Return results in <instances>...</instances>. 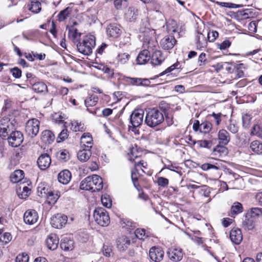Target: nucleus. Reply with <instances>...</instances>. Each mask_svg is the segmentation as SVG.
Wrapping results in <instances>:
<instances>
[{
	"mask_svg": "<svg viewBox=\"0 0 262 262\" xmlns=\"http://www.w3.org/2000/svg\"><path fill=\"white\" fill-rule=\"evenodd\" d=\"M134 233L136 236L140 239L145 240L148 237L145 230L143 229H137Z\"/></svg>",
	"mask_w": 262,
	"mask_h": 262,
	"instance_id": "nucleus-48",
	"label": "nucleus"
},
{
	"mask_svg": "<svg viewBox=\"0 0 262 262\" xmlns=\"http://www.w3.org/2000/svg\"><path fill=\"white\" fill-rule=\"evenodd\" d=\"M31 189L27 186H24L23 188V191L21 192L18 193V195L19 198L25 199L30 194Z\"/></svg>",
	"mask_w": 262,
	"mask_h": 262,
	"instance_id": "nucleus-51",
	"label": "nucleus"
},
{
	"mask_svg": "<svg viewBox=\"0 0 262 262\" xmlns=\"http://www.w3.org/2000/svg\"><path fill=\"white\" fill-rule=\"evenodd\" d=\"M102 188L103 181L102 178L96 174L85 178L81 181L80 185L81 189L92 192L99 191Z\"/></svg>",
	"mask_w": 262,
	"mask_h": 262,
	"instance_id": "nucleus-1",
	"label": "nucleus"
},
{
	"mask_svg": "<svg viewBox=\"0 0 262 262\" xmlns=\"http://www.w3.org/2000/svg\"><path fill=\"white\" fill-rule=\"evenodd\" d=\"M12 239V236L10 233L5 232L0 236V243L2 245H5L9 243Z\"/></svg>",
	"mask_w": 262,
	"mask_h": 262,
	"instance_id": "nucleus-45",
	"label": "nucleus"
},
{
	"mask_svg": "<svg viewBox=\"0 0 262 262\" xmlns=\"http://www.w3.org/2000/svg\"><path fill=\"white\" fill-rule=\"evenodd\" d=\"M91 155V148L84 147L78 152L77 157L80 161L86 162L90 159Z\"/></svg>",
	"mask_w": 262,
	"mask_h": 262,
	"instance_id": "nucleus-25",
	"label": "nucleus"
},
{
	"mask_svg": "<svg viewBox=\"0 0 262 262\" xmlns=\"http://www.w3.org/2000/svg\"><path fill=\"white\" fill-rule=\"evenodd\" d=\"M68 130L67 129H63L58 135L57 142H60L64 141L68 138Z\"/></svg>",
	"mask_w": 262,
	"mask_h": 262,
	"instance_id": "nucleus-57",
	"label": "nucleus"
},
{
	"mask_svg": "<svg viewBox=\"0 0 262 262\" xmlns=\"http://www.w3.org/2000/svg\"><path fill=\"white\" fill-rule=\"evenodd\" d=\"M252 117L248 114H244L242 116L243 126L245 128H248L250 124Z\"/></svg>",
	"mask_w": 262,
	"mask_h": 262,
	"instance_id": "nucleus-52",
	"label": "nucleus"
},
{
	"mask_svg": "<svg viewBox=\"0 0 262 262\" xmlns=\"http://www.w3.org/2000/svg\"><path fill=\"white\" fill-rule=\"evenodd\" d=\"M73 241L67 237H64L61 239L60 246L63 250L70 251L73 249Z\"/></svg>",
	"mask_w": 262,
	"mask_h": 262,
	"instance_id": "nucleus-28",
	"label": "nucleus"
},
{
	"mask_svg": "<svg viewBox=\"0 0 262 262\" xmlns=\"http://www.w3.org/2000/svg\"><path fill=\"white\" fill-rule=\"evenodd\" d=\"M151 62L154 66L161 64L165 60V57L160 51H155L151 57H150Z\"/></svg>",
	"mask_w": 262,
	"mask_h": 262,
	"instance_id": "nucleus-21",
	"label": "nucleus"
},
{
	"mask_svg": "<svg viewBox=\"0 0 262 262\" xmlns=\"http://www.w3.org/2000/svg\"><path fill=\"white\" fill-rule=\"evenodd\" d=\"M141 31H142L144 34H143V45L145 47H147V48H151V47H150V45L151 43V42H154L152 40H151V37L150 36H149V35H145V33H149L150 34V33L151 34L152 33V31H151L149 30V28H147V29H146L145 31H142V30L141 29L140 30Z\"/></svg>",
	"mask_w": 262,
	"mask_h": 262,
	"instance_id": "nucleus-35",
	"label": "nucleus"
},
{
	"mask_svg": "<svg viewBox=\"0 0 262 262\" xmlns=\"http://www.w3.org/2000/svg\"><path fill=\"white\" fill-rule=\"evenodd\" d=\"M150 59V55L148 50L145 49L140 52L137 57L136 61L139 64H144Z\"/></svg>",
	"mask_w": 262,
	"mask_h": 262,
	"instance_id": "nucleus-19",
	"label": "nucleus"
},
{
	"mask_svg": "<svg viewBox=\"0 0 262 262\" xmlns=\"http://www.w3.org/2000/svg\"><path fill=\"white\" fill-rule=\"evenodd\" d=\"M103 254L106 257H110L112 254V248L108 246L104 245L102 248Z\"/></svg>",
	"mask_w": 262,
	"mask_h": 262,
	"instance_id": "nucleus-60",
	"label": "nucleus"
},
{
	"mask_svg": "<svg viewBox=\"0 0 262 262\" xmlns=\"http://www.w3.org/2000/svg\"><path fill=\"white\" fill-rule=\"evenodd\" d=\"M216 4L221 7H227V8H234L240 7V5H237L236 4H234L232 3H229L217 2Z\"/></svg>",
	"mask_w": 262,
	"mask_h": 262,
	"instance_id": "nucleus-61",
	"label": "nucleus"
},
{
	"mask_svg": "<svg viewBox=\"0 0 262 262\" xmlns=\"http://www.w3.org/2000/svg\"><path fill=\"white\" fill-rule=\"evenodd\" d=\"M93 216L96 222L101 226H107L110 222L108 214L103 208L98 207L95 209Z\"/></svg>",
	"mask_w": 262,
	"mask_h": 262,
	"instance_id": "nucleus-4",
	"label": "nucleus"
},
{
	"mask_svg": "<svg viewBox=\"0 0 262 262\" xmlns=\"http://www.w3.org/2000/svg\"><path fill=\"white\" fill-rule=\"evenodd\" d=\"M41 138L44 142L50 144L54 141L55 137L50 130H46L42 133Z\"/></svg>",
	"mask_w": 262,
	"mask_h": 262,
	"instance_id": "nucleus-31",
	"label": "nucleus"
},
{
	"mask_svg": "<svg viewBox=\"0 0 262 262\" xmlns=\"http://www.w3.org/2000/svg\"><path fill=\"white\" fill-rule=\"evenodd\" d=\"M29 10L34 13H38L41 10V3L37 0H32L28 5Z\"/></svg>",
	"mask_w": 262,
	"mask_h": 262,
	"instance_id": "nucleus-30",
	"label": "nucleus"
},
{
	"mask_svg": "<svg viewBox=\"0 0 262 262\" xmlns=\"http://www.w3.org/2000/svg\"><path fill=\"white\" fill-rule=\"evenodd\" d=\"M95 37L93 35L85 36L82 42L77 44L78 51L85 55H89L92 53L93 49L95 46Z\"/></svg>",
	"mask_w": 262,
	"mask_h": 262,
	"instance_id": "nucleus-3",
	"label": "nucleus"
},
{
	"mask_svg": "<svg viewBox=\"0 0 262 262\" xmlns=\"http://www.w3.org/2000/svg\"><path fill=\"white\" fill-rule=\"evenodd\" d=\"M71 129L74 132H83L85 127L83 123L78 121H73L71 122Z\"/></svg>",
	"mask_w": 262,
	"mask_h": 262,
	"instance_id": "nucleus-37",
	"label": "nucleus"
},
{
	"mask_svg": "<svg viewBox=\"0 0 262 262\" xmlns=\"http://www.w3.org/2000/svg\"><path fill=\"white\" fill-rule=\"evenodd\" d=\"M51 163V159L47 154H42L37 160V164L41 170H45L48 168Z\"/></svg>",
	"mask_w": 262,
	"mask_h": 262,
	"instance_id": "nucleus-16",
	"label": "nucleus"
},
{
	"mask_svg": "<svg viewBox=\"0 0 262 262\" xmlns=\"http://www.w3.org/2000/svg\"><path fill=\"white\" fill-rule=\"evenodd\" d=\"M206 54L204 53H202L198 58V63L200 66L204 65L206 62Z\"/></svg>",
	"mask_w": 262,
	"mask_h": 262,
	"instance_id": "nucleus-64",
	"label": "nucleus"
},
{
	"mask_svg": "<svg viewBox=\"0 0 262 262\" xmlns=\"http://www.w3.org/2000/svg\"><path fill=\"white\" fill-rule=\"evenodd\" d=\"M38 219V213L35 210H28L24 213V221L26 224L33 225L37 222Z\"/></svg>",
	"mask_w": 262,
	"mask_h": 262,
	"instance_id": "nucleus-12",
	"label": "nucleus"
},
{
	"mask_svg": "<svg viewBox=\"0 0 262 262\" xmlns=\"http://www.w3.org/2000/svg\"><path fill=\"white\" fill-rule=\"evenodd\" d=\"M140 156L139 153L137 151L136 148H132L130 149L129 154V160L131 161H134L135 160Z\"/></svg>",
	"mask_w": 262,
	"mask_h": 262,
	"instance_id": "nucleus-55",
	"label": "nucleus"
},
{
	"mask_svg": "<svg viewBox=\"0 0 262 262\" xmlns=\"http://www.w3.org/2000/svg\"><path fill=\"white\" fill-rule=\"evenodd\" d=\"M9 144L12 147H18L24 140L23 134L19 131H12L6 138Z\"/></svg>",
	"mask_w": 262,
	"mask_h": 262,
	"instance_id": "nucleus-8",
	"label": "nucleus"
},
{
	"mask_svg": "<svg viewBox=\"0 0 262 262\" xmlns=\"http://www.w3.org/2000/svg\"><path fill=\"white\" fill-rule=\"evenodd\" d=\"M106 33L110 37L117 38L121 34L122 31L119 25L111 24L106 28Z\"/></svg>",
	"mask_w": 262,
	"mask_h": 262,
	"instance_id": "nucleus-14",
	"label": "nucleus"
},
{
	"mask_svg": "<svg viewBox=\"0 0 262 262\" xmlns=\"http://www.w3.org/2000/svg\"><path fill=\"white\" fill-rule=\"evenodd\" d=\"M167 28L168 32L174 33H178V35H180L179 29L176 21L172 20L168 22L167 24Z\"/></svg>",
	"mask_w": 262,
	"mask_h": 262,
	"instance_id": "nucleus-40",
	"label": "nucleus"
},
{
	"mask_svg": "<svg viewBox=\"0 0 262 262\" xmlns=\"http://www.w3.org/2000/svg\"><path fill=\"white\" fill-rule=\"evenodd\" d=\"M24 177V172L23 170L18 169L15 170L10 176L11 181L16 183L20 181Z\"/></svg>",
	"mask_w": 262,
	"mask_h": 262,
	"instance_id": "nucleus-29",
	"label": "nucleus"
},
{
	"mask_svg": "<svg viewBox=\"0 0 262 262\" xmlns=\"http://www.w3.org/2000/svg\"><path fill=\"white\" fill-rule=\"evenodd\" d=\"M227 150V148L223 145L222 146L217 145L213 149V154L214 156L221 157L223 155H226Z\"/></svg>",
	"mask_w": 262,
	"mask_h": 262,
	"instance_id": "nucleus-41",
	"label": "nucleus"
},
{
	"mask_svg": "<svg viewBox=\"0 0 262 262\" xmlns=\"http://www.w3.org/2000/svg\"><path fill=\"white\" fill-rule=\"evenodd\" d=\"M243 208L242 204L239 202H234L231 207V216L234 217L235 215L242 212Z\"/></svg>",
	"mask_w": 262,
	"mask_h": 262,
	"instance_id": "nucleus-33",
	"label": "nucleus"
},
{
	"mask_svg": "<svg viewBox=\"0 0 262 262\" xmlns=\"http://www.w3.org/2000/svg\"><path fill=\"white\" fill-rule=\"evenodd\" d=\"M13 76L15 78H19L21 76V71L17 67H15L10 70Z\"/></svg>",
	"mask_w": 262,
	"mask_h": 262,
	"instance_id": "nucleus-58",
	"label": "nucleus"
},
{
	"mask_svg": "<svg viewBox=\"0 0 262 262\" xmlns=\"http://www.w3.org/2000/svg\"><path fill=\"white\" fill-rule=\"evenodd\" d=\"M129 239L125 236L119 237L117 241V247L120 251L125 250L130 245Z\"/></svg>",
	"mask_w": 262,
	"mask_h": 262,
	"instance_id": "nucleus-22",
	"label": "nucleus"
},
{
	"mask_svg": "<svg viewBox=\"0 0 262 262\" xmlns=\"http://www.w3.org/2000/svg\"><path fill=\"white\" fill-rule=\"evenodd\" d=\"M101 202L103 205L107 208H111L112 203L109 195L105 194L101 196Z\"/></svg>",
	"mask_w": 262,
	"mask_h": 262,
	"instance_id": "nucleus-50",
	"label": "nucleus"
},
{
	"mask_svg": "<svg viewBox=\"0 0 262 262\" xmlns=\"http://www.w3.org/2000/svg\"><path fill=\"white\" fill-rule=\"evenodd\" d=\"M49 188L43 184H40L37 187V192L38 195L41 197L45 198L49 192Z\"/></svg>",
	"mask_w": 262,
	"mask_h": 262,
	"instance_id": "nucleus-38",
	"label": "nucleus"
},
{
	"mask_svg": "<svg viewBox=\"0 0 262 262\" xmlns=\"http://www.w3.org/2000/svg\"><path fill=\"white\" fill-rule=\"evenodd\" d=\"M231 241L236 245L239 244L243 240V234L241 229H232L230 233Z\"/></svg>",
	"mask_w": 262,
	"mask_h": 262,
	"instance_id": "nucleus-18",
	"label": "nucleus"
},
{
	"mask_svg": "<svg viewBox=\"0 0 262 262\" xmlns=\"http://www.w3.org/2000/svg\"><path fill=\"white\" fill-rule=\"evenodd\" d=\"M122 225L123 227L129 229H134L136 227V223L127 219H123L122 221Z\"/></svg>",
	"mask_w": 262,
	"mask_h": 262,
	"instance_id": "nucleus-47",
	"label": "nucleus"
},
{
	"mask_svg": "<svg viewBox=\"0 0 262 262\" xmlns=\"http://www.w3.org/2000/svg\"><path fill=\"white\" fill-rule=\"evenodd\" d=\"M58 191L55 192L50 190L49 192L45 198H47V202L49 204H54L57 200L59 199L60 195L58 194Z\"/></svg>",
	"mask_w": 262,
	"mask_h": 262,
	"instance_id": "nucleus-32",
	"label": "nucleus"
},
{
	"mask_svg": "<svg viewBox=\"0 0 262 262\" xmlns=\"http://www.w3.org/2000/svg\"><path fill=\"white\" fill-rule=\"evenodd\" d=\"M151 79H152L151 78ZM123 81L128 85L134 86H148L150 84V79L135 78L124 76L122 78Z\"/></svg>",
	"mask_w": 262,
	"mask_h": 262,
	"instance_id": "nucleus-6",
	"label": "nucleus"
},
{
	"mask_svg": "<svg viewBox=\"0 0 262 262\" xmlns=\"http://www.w3.org/2000/svg\"><path fill=\"white\" fill-rule=\"evenodd\" d=\"M164 120L163 113L157 108L149 109L146 113L145 123L150 127L161 124Z\"/></svg>",
	"mask_w": 262,
	"mask_h": 262,
	"instance_id": "nucleus-2",
	"label": "nucleus"
},
{
	"mask_svg": "<svg viewBox=\"0 0 262 262\" xmlns=\"http://www.w3.org/2000/svg\"><path fill=\"white\" fill-rule=\"evenodd\" d=\"M167 254L169 259L173 261H180L183 258L182 250L180 248L171 247Z\"/></svg>",
	"mask_w": 262,
	"mask_h": 262,
	"instance_id": "nucleus-13",
	"label": "nucleus"
},
{
	"mask_svg": "<svg viewBox=\"0 0 262 262\" xmlns=\"http://www.w3.org/2000/svg\"><path fill=\"white\" fill-rule=\"evenodd\" d=\"M29 256L25 253L18 255L15 258V262H28Z\"/></svg>",
	"mask_w": 262,
	"mask_h": 262,
	"instance_id": "nucleus-54",
	"label": "nucleus"
},
{
	"mask_svg": "<svg viewBox=\"0 0 262 262\" xmlns=\"http://www.w3.org/2000/svg\"><path fill=\"white\" fill-rule=\"evenodd\" d=\"M250 148L252 151L257 154H262V143L258 141H253L251 143Z\"/></svg>",
	"mask_w": 262,
	"mask_h": 262,
	"instance_id": "nucleus-39",
	"label": "nucleus"
},
{
	"mask_svg": "<svg viewBox=\"0 0 262 262\" xmlns=\"http://www.w3.org/2000/svg\"><path fill=\"white\" fill-rule=\"evenodd\" d=\"M40 122L37 119L29 120L25 127V131L27 134L31 138L35 137L39 132Z\"/></svg>",
	"mask_w": 262,
	"mask_h": 262,
	"instance_id": "nucleus-5",
	"label": "nucleus"
},
{
	"mask_svg": "<svg viewBox=\"0 0 262 262\" xmlns=\"http://www.w3.org/2000/svg\"><path fill=\"white\" fill-rule=\"evenodd\" d=\"M219 33L216 31H212L208 33V40L211 41H214L215 39L218 37Z\"/></svg>",
	"mask_w": 262,
	"mask_h": 262,
	"instance_id": "nucleus-63",
	"label": "nucleus"
},
{
	"mask_svg": "<svg viewBox=\"0 0 262 262\" xmlns=\"http://www.w3.org/2000/svg\"><path fill=\"white\" fill-rule=\"evenodd\" d=\"M81 34L78 32L77 29L71 26L69 28L68 37L74 43H77L79 41Z\"/></svg>",
	"mask_w": 262,
	"mask_h": 262,
	"instance_id": "nucleus-27",
	"label": "nucleus"
},
{
	"mask_svg": "<svg viewBox=\"0 0 262 262\" xmlns=\"http://www.w3.org/2000/svg\"><path fill=\"white\" fill-rule=\"evenodd\" d=\"M71 173L68 170H63L58 175V181L63 184H67L71 179Z\"/></svg>",
	"mask_w": 262,
	"mask_h": 262,
	"instance_id": "nucleus-24",
	"label": "nucleus"
},
{
	"mask_svg": "<svg viewBox=\"0 0 262 262\" xmlns=\"http://www.w3.org/2000/svg\"><path fill=\"white\" fill-rule=\"evenodd\" d=\"M98 98L94 95H89V96L84 100V104L87 107V111L90 113L96 114L95 111H93L89 108V106H94L98 102Z\"/></svg>",
	"mask_w": 262,
	"mask_h": 262,
	"instance_id": "nucleus-20",
	"label": "nucleus"
},
{
	"mask_svg": "<svg viewBox=\"0 0 262 262\" xmlns=\"http://www.w3.org/2000/svg\"><path fill=\"white\" fill-rule=\"evenodd\" d=\"M199 193L205 197H209L210 193V188L205 186L200 190Z\"/></svg>",
	"mask_w": 262,
	"mask_h": 262,
	"instance_id": "nucleus-62",
	"label": "nucleus"
},
{
	"mask_svg": "<svg viewBox=\"0 0 262 262\" xmlns=\"http://www.w3.org/2000/svg\"><path fill=\"white\" fill-rule=\"evenodd\" d=\"M176 42V40L172 36H166L160 41V45L164 50L172 49Z\"/></svg>",
	"mask_w": 262,
	"mask_h": 262,
	"instance_id": "nucleus-15",
	"label": "nucleus"
},
{
	"mask_svg": "<svg viewBox=\"0 0 262 262\" xmlns=\"http://www.w3.org/2000/svg\"><path fill=\"white\" fill-rule=\"evenodd\" d=\"M59 244V239L55 234H51L46 239V245L48 249L54 250L57 249Z\"/></svg>",
	"mask_w": 262,
	"mask_h": 262,
	"instance_id": "nucleus-17",
	"label": "nucleus"
},
{
	"mask_svg": "<svg viewBox=\"0 0 262 262\" xmlns=\"http://www.w3.org/2000/svg\"><path fill=\"white\" fill-rule=\"evenodd\" d=\"M125 15L126 18L130 21H134L138 15V10L134 7H130Z\"/></svg>",
	"mask_w": 262,
	"mask_h": 262,
	"instance_id": "nucleus-34",
	"label": "nucleus"
},
{
	"mask_svg": "<svg viewBox=\"0 0 262 262\" xmlns=\"http://www.w3.org/2000/svg\"><path fill=\"white\" fill-rule=\"evenodd\" d=\"M81 144L84 147L91 148L93 145V139L90 133H84L81 137Z\"/></svg>",
	"mask_w": 262,
	"mask_h": 262,
	"instance_id": "nucleus-26",
	"label": "nucleus"
},
{
	"mask_svg": "<svg viewBox=\"0 0 262 262\" xmlns=\"http://www.w3.org/2000/svg\"><path fill=\"white\" fill-rule=\"evenodd\" d=\"M67 221L68 217L66 215L58 213L51 217V224L54 228H61L66 224Z\"/></svg>",
	"mask_w": 262,
	"mask_h": 262,
	"instance_id": "nucleus-10",
	"label": "nucleus"
},
{
	"mask_svg": "<svg viewBox=\"0 0 262 262\" xmlns=\"http://www.w3.org/2000/svg\"><path fill=\"white\" fill-rule=\"evenodd\" d=\"M201 169L204 171H207L210 169H213L217 171L220 169V166L217 163L212 164L210 163H204L201 165Z\"/></svg>",
	"mask_w": 262,
	"mask_h": 262,
	"instance_id": "nucleus-44",
	"label": "nucleus"
},
{
	"mask_svg": "<svg viewBox=\"0 0 262 262\" xmlns=\"http://www.w3.org/2000/svg\"><path fill=\"white\" fill-rule=\"evenodd\" d=\"M212 127V124L208 121H205L201 123L200 132L203 134L209 133Z\"/></svg>",
	"mask_w": 262,
	"mask_h": 262,
	"instance_id": "nucleus-43",
	"label": "nucleus"
},
{
	"mask_svg": "<svg viewBox=\"0 0 262 262\" xmlns=\"http://www.w3.org/2000/svg\"><path fill=\"white\" fill-rule=\"evenodd\" d=\"M14 125L10 120L2 119L0 121V136L4 139L6 138L13 130Z\"/></svg>",
	"mask_w": 262,
	"mask_h": 262,
	"instance_id": "nucleus-7",
	"label": "nucleus"
},
{
	"mask_svg": "<svg viewBox=\"0 0 262 262\" xmlns=\"http://www.w3.org/2000/svg\"><path fill=\"white\" fill-rule=\"evenodd\" d=\"M218 139L219 140L220 144L226 145L230 140L229 134L225 129H221L218 133Z\"/></svg>",
	"mask_w": 262,
	"mask_h": 262,
	"instance_id": "nucleus-23",
	"label": "nucleus"
},
{
	"mask_svg": "<svg viewBox=\"0 0 262 262\" xmlns=\"http://www.w3.org/2000/svg\"><path fill=\"white\" fill-rule=\"evenodd\" d=\"M32 90L36 93H43L47 92V86L42 82H37L32 85Z\"/></svg>",
	"mask_w": 262,
	"mask_h": 262,
	"instance_id": "nucleus-36",
	"label": "nucleus"
},
{
	"mask_svg": "<svg viewBox=\"0 0 262 262\" xmlns=\"http://www.w3.org/2000/svg\"><path fill=\"white\" fill-rule=\"evenodd\" d=\"M242 227L247 230H250L254 228V223L251 218H246L242 223Z\"/></svg>",
	"mask_w": 262,
	"mask_h": 262,
	"instance_id": "nucleus-42",
	"label": "nucleus"
},
{
	"mask_svg": "<svg viewBox=\"0 0 262 262\" xmlns=\"http://www.w3.org/2000/svg\"><path fill=\"white\" fill-rule=\"evenodd\" d=\"M130 55L126 53L119 54L117 56V60L121 64H125L127 62Z\"/></svg>",
	"mask_w": 262,
	"mask_h": 262,
	"instance_id": "nucleus-49",
	"label": "nucleus"
},
{
	"mask_svg": "<svg viewBox=\"0 0 262 262\" xmlns=\"http://www.w3.org/2000/svg\"><path fill=\"white\" fill-rule=\"evenodd\" d=\"M250 214L252 217H258L262 215V209L257 207L252 208Z\"/></svg>",
	"mask_w": 262,
	"mask_h": 262,
	"instance_id": "nucleus-53",
	"label": "nucleus"
},
{
	"mask_svg": "<svg viewBox=\"0 0 262 262\" xmlns=\"http://www.w3.org/2000/svg\"><path fill=\"white\" fill-rule=\"evenodd\" d=\"M169 181L164 177H159L157 179V183L159 186L165 187L168 185Z\"/></svg>",
	"mask_w": 262,
	"mask_h": 262,
	"instance_id": "nucleus-59",
	"label": "nucleus"
},
{
	"mask_svg": "<svg viewBox=\"0 0 262 262\" xmlns=\"http://www.w3.org/2000/svg\"><path fill=\"white\" fill-rule=\"evenodd\" d=\"M144 112L142 110H135L130 116V122L134 127L139 126L143 122Z\"/></svg>",
	"mask_w": 262,
	"mask_h": 262,
	"instance_id": "nucleus-9",
	"label": "nucleus"
},
{
	"mask_svg": "<svg viewBox=\"0 0 262 262\" xmlns=\"http://www.w3.org/2000/svg\"><path fill=\"white\" fill-rule=\"evenodd\" d=\"M164 252L160 247H153L149 252L150 258L155 262L161 261L164 257Z\"/></svg>",
	"mask_w": 262,
	"mask_h": 262,
	"instance_id": "nucleus-11",
	"label": "nucleus"
},
{
	"mask_svg": "<svg viewBox=\"0 0 262 262\" xmlns=\"http://www.w3.org/2000/svg\"><path fill=\"white\" fill-rule=\"evenodd\" d=\"M71 12V10L69 8H67L61 11L58 14V20L59 21H62L65 20L69 15Z\"/></svg>",
	"mask_w": 262,
	"mask_h": 262,
	"instance_id": "nucleus-46",
	"label": "nucleus"
},
{
	"mask_svg": "<svg viewBox=\"0 0 262 262\" xmlns=\"http://www.w3.org/2000/svg\"><path fill=\"white\" fill-rule=\"evenodd\" d=\"M179 65H180V63L179 62H177V63L173 64V65L171 66L170 67L167 68L164 72L161 73L160 74V76H162L165 74L169 73L175 69H178V70L180 68V66L179 67Z\"/></svg>",
	"mask_w": 262,
	"mask_h": 262,
	"instance_id": "nucleus-56",
	"label": "nucleus"
}]
</instances>
